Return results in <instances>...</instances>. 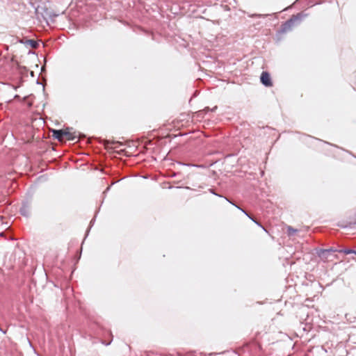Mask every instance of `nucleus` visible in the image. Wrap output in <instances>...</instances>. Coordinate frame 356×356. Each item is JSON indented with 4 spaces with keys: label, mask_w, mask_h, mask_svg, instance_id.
<instances>
[{
    "label": "nucleus",
    "mask_w": 356,
    "mask_h": 356,
    "mask_svg": "<svg viewBox=\"0 0 356 356\" xmlns=\"http://www.w3.org/2000/svg\"><path fill=\"white\" fill-rule=\"evenodd\" d=\"M53 136L59 141H63L65 138L63 129L53 130Z\"/></svg>",
    "instance_id": "4"
},
{
    "label": "nucleus",
    "mask_w": 356,
    "mask_h": 356,
    "mask_svg": "<svg viewBox=\"0 0 356 356\" xmlns=\"http://www.w3.org/2000/svg\"><path fill=\"white\" fill-rule=\"evenodd\" d=\"M303 18V15L299 13L296 15H293L289 20L285 22L281 27L280 32L284 33L291 31L294 24L297 22H300Z\"/></svg>",
    "instance_id": "1"
},
{
    "label": "nucleus",
    "mask_w": 356,
    "mask_h": 356,
    "mask_svg": "<svg viewBox=\"0 0 356 356\" xmlns=\"http://www.w3.org/2000/svg\"><path fill=\"white\" fill-rule=\"evenodd\" d=\"M339 252H343L346 254H349L353 253V250H352L350 249H344V250H339Z\"/></svg>",
    "instance_id": "8"
},
{
    "label": "nucleus",
    "mask_w": 356,
    "mask_h": 356,
    "mask_svg": "<svg viewBox=\"0 0 356 356\" xmlns=\"http://www.w3.org/2000/svg\"><path fill=\"white\" fill-rule=\"evenodd\" d=\"M353 253H354V254H356V250H353Z\"/></svg>",
    "instance_id": "12"
},
{
    "label": "nucleus",
    "mask_w": 356,
    "mask_h": 356,
    "mask_svg": "<svg viewBox=\"0 0 356 356\" xmlns=\"http://www.w3.org/2000/svg\"><path fill=\"white\" fill-rule=\"evenodd\" d=\"M296 232L297 230L292 228L291 227H288L287 228V232L289 236H293V234H295V233H296Z\"/></svg>",
    "instance_id": "6"
},
{
    "label": "nucleus",
    "mask_w": 356,
    "mask_h": 356,
    "mask_svg": "<svg viewBox=\"0 0 356 356\" xmlns=\"http://www.w3.org/2000/svg\"><path fill=\"white\" fill-rule=\"evenodd\" d=\"M238 209H239L240 210L242 211V212H243L246 216H248L251 220H252L255 223H257V225H259V226H261L264 230L266 231L265 228L263 227L261 225H259L256 220H254L252 218H251L246 212L245 211H244L243 209H241L240 207L236 206Z\"/></svg>",
    "instance_id": "7"
},
{
    "label": "nucleus",
    "mask_w": 356,
    "mask_h": 356,
    "mask_svg": "<svg viewBox=\"0 0 356 356\" xmlns=\"http://www.w3.org/2000/svg\"><path fill=\"white\" fill-rule=\"evenodd\" d=\"M20 213L24 216H29L30 215V208L27 204H23L20 209Z\"/></svg>",
    "instance_id": "5"
},
{
    "label": "nucleus",
    "mask_w": 356,
    "mask_h": 356,
    "mask_svg": "<svg viewBox=\"0 0 356 356\" xmlns=\"http://www.w3.org/2000/svg\"><path fill=\"white\" fill-rule=\"evenodd\" d=\"M261 82L263 85L267 87L272 86L273 83L271 81V79L270 74L266 72H263L261 74Z\"/></svg>",
    "instance_id": "3"
},
{
    "label": "nucleus",
    "mask_w": 356,
    "mask_h": 356,
    "mask_svg": "<svg viewBox=\"0 0 356 356\" xmlns=\"http://www.w3.org/2000/svg\"><path fill=\"white\" fill-rule=\"evenodd\" d=\"M73 129L67 127L65 129H63L64 138H65L68 140H74L77 138V134L75 131H72Z\"/></svg>",
    "instance_id": "2"
},
{
    "label": "nucleus",
    "mask_w": 356,
    "mask_h": 356,
    "mask_svg": "<svg viewBox=\"0 0 356 356\" xmlns=\"http://www.w3.org/2000/svg\"><path fill=\"white\" fill-rule=\"evenodd\" d=\"M331 251H334L332 249H330V250H321V254H320V256H323L324 254H327L329 253Z\"/></svg>",
    "instance_id": "9"
},
{
    "label": "nucleus",
    "mask_w": 356,
    "mask_h": 356,
    "mask_svg": "<svg viewBox=\"0 0 356 356\" xmlns=\"http://www.w3.org/2000/svg\"><path fill=\"white\" fill-rule=\"evenodd\" d=\"M216 108H217V106H214V107L211 109V111H214Z\"/></svg>",
    "instance_id": "10"
},
{
    "label": "nucleus",
    "mask_w": 356,
    "mask_h": 356,
    "mask_svg": "<svg viewBox=\"0 0 356 356\" xmlns=\"http://www.w3.org/2000/svg\"><path fill=\"white\" fill-rule=\"evenodd\" d=\"M205 110L209 111V107H207V108H205Z\"/></svg>",
    "instance_id": "11"
}]
</instances>
